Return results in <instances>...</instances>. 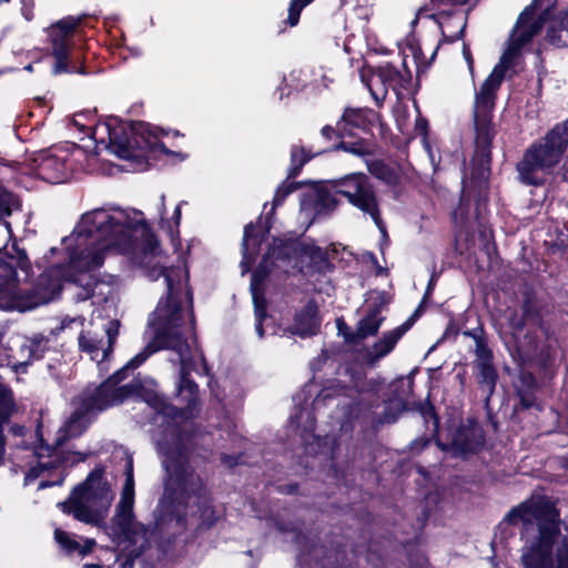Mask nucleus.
Listing matches in <instances>:
<instances>
[{
  "mask_svg": "<svg viewBox=\"0 0 568 568\" xmlns=\"http://www.w3.org/2000/svg\"><path fill=\"white\" fill-rule=\"evenodd\" d=\"M12 250L17 256L10 257L7 252H0V307L7 311L26 312L48 304L60 295L64 283L77 302L88 298L92 304L106 302L113 287L94 280L88 272L100 267L105 252L112 250L130 255L152 281L163 277L166 297L159 301L149 320L154 327V338L145 348L154 349L153 353L161 348L176 353L181 366L176 397L184 406L178 408L158 394L146 399L156 413L155 422L161 419V424L166 425L162 434L155 435L166 479L154 514H185L192 498L199 503L204 496L203 483L189 464L185 436L178 422L192 417L199 402L197 385L189 378L190 372L195 369L192 349L181 331L185 314L190 332L194 329V316L189 312L192 294L187 285V270L183 265L166 267L165 256L143 213L118 206L83 213L72 233L62 239L61 247L50 250L51 257L62 254L63 262L50 261L51 265L32 287H21L31 271L27 253L17 243H12Z\"/></svg>",
  "mask_w": 568,
  "mask_h": 568,
  "instance_id": "1",
  "label": "nucleus"
},
{
  "mask_svg": "<svg viewBox=\"0 0 568 568\" xmlns=\"http://www.w3.org/2000/svg\"><path fill=\"white\" fill-rule=\"evenodd\" d=\"M153 351L154 349H151L150 347L144 348L132 359H130L123 368L115 372L99 387L94 388L93 390L88 389L79 396L77 408L58 432L54 447L47 448L49 459L45 462L41 460L44 455L42 452H38V465L30 469L26 477L27 480L34 479L43 470L54 468L61 464L69 462L73 464L85 459V455L75 453L73 454V458H68L64 460L60 457L59 447L62 446L67 439L80 436L90 424V416L92 414L101 412L108 407L119 405L125 398L136 393V384H119L125 378V374L129 369H135L142 365L148 359V357L153 354Z\"/></svg>",
  "mask_w": 568,
  "mask_h": 568,
  "instance_id": "2",
  "label": "nucleus"
},
{
  "mask_svg": "<svg viewBox=\"0 0 568 568\" xmlns=\"http://www.w3.org/2000/svg\"><path fill=\"white\" fill-rule=\"evenodd\" d=\"M546 11L537 12V0L527 6L519 14L516 26L509 37L507 49L494 68L489 77L484 81L475 95L474 125L475 160L481 168L488 169L490 162V144L493 133L490 130V115L495 105L496 92L501 85L506 70L514 65L521 49L541 30L546 21Z\"/></svg>",
  "mask_w": 568,
  "mask_h": 568,
  "instance_id": "3",
  "label": "nucleus"
},
{
  "mask_svg": "<svg viewBox=\"0 0 568 568\" xmlns=\"http://www.w3.org/2000/svg\"><path fill=\"white\" fill-rule=\"evenodd\" d=\"M510 524L531 525L536 521L538 536L527 545L521 555L525 568H568V536L562 537L554 549L559 534V513L545 496H534L514 507L506 516Z\"/></svg>",
  "mask_w": 568,
  "mask_h": 568,
  "instance_id": "4",
  "label": "nucleus"
},
{
  "mask_svg": "<svg viewBox=\"0 0 568 568\" xmlns=\"http://www.w3.org/2000/svg\"><path fill=\"white\" fill-rule=\"evenodd\" d=\"M103 473L102 468H94L73 488L68 500L58 504L61 510L89 525L103 523L114 498Z\"/></svg>",
  "mask_w": 568,
  "mask_h": 568,
  "instance_id": "5",
  "label": "nucleus"
},
{
  "mask_svg": "<svg viewBox=\"0 0 568 568\" xmlns=\"http://www.w3.org/2000/svg\"><path fill=\"white\" fill-rule=\"evenodd\" d=\"M568 149V119L555 125L542 139L534 142L517 164L519 180L528 185H541L544 176L559 164Z\"/></svg>",
  "mask_w": 568,
  "mask_h": 568,
  "instance_id": "6",
  "label": "nucleus"
},
{
  "mask_svg": "<svg viewBox=\"0 0 568 568\" xmlns=\"http://www.w3.org/2000/svg\"><path fill=\"white\" fill-rule=\"evenodd\" d=\"M104 129L108 131L109 136L108 149L119 159L138 160L148 151L170 152L160 141L159 130L152 128L149 123L133 122L114 128L105 124Z\"/></svg>",
  "mask_w": 568,
  "mask_h": 568,
  "instance_id": "7",
  "label": "nucleus"
},
{
  "mask_svg": "<svg viewBox=\"0 0 568 568\" xmlns=\"http://www.w3.org/2000/svg\"><path fill=\"white\" fill-rule=\"evenodd\" d=\"M328 183L334 193L344 196L352 206L368 216L383 236L387 235L376 189L365 173H349Z\"/></svg>",
  "mask_w": 568,
  "mask_h": 568,
  "instance_id": "8",
  "label": "nucleus"
},
{
  "mask_svg": "<svg viewBox=\"0 0 568 568\" xmlns=\"http://www.w3.org/2000/svg\"><path fill=\"white\" fill-rule=\"evenodd\" d=\"M125 481L121 491V497L115 506V513L112 518V529L121 538L130 542H136L138 538H146V528L138 523L134 517V477L133 460L128 458L125 464Z\"/></svg>",
  "mask_w": 568,
  "mask_h": 568,
  "instance_id": "9",
  "label": "nucleus"
},
{
  "mask_svg": "<svg viewBox=\"0 0 568 568\" xmlns=\"http://www.w3.org/2000/svg\"><path fill=\"white\" fill-rule=\"evenodd\" d=\"M120 322L118 320H105L97 317L83 329L78 344L82 353L92 361L101 364L113 352V345L118 338Z\"/></svg>",
  "mask_w": 568,
  "mask_h": 568,
  "instance_id": "10",
  "label": "nucleus"
},
{
  "mask_svg": "<svg viewBox=\"0 0 568 568\" xmlns=\"http://www.w3.org/2000/svg\"><path fill=\"white\" fill-rule=\"evenodd\" d=\"M69 148H51L42 150L32 159V169L38 178L49 183L64 182L72 171L73 153H81L75 145Z\"/></svg>",
  "mask_w": 568,
  "mask_h": 568,
  "instance_id": "11",
  "label": "nucleus"
},
{
  "mask_svg": "<svg viewBox=\"0 0 568 568\" xmlns=\"http://www.w3.org/2000/svg\"><path fill=\"white\" fill-rule=\"evenodd\" d=\"M82 18L68 17L50 28V38L52 44V54L55 58L53 73L69 72L68 57L71 44V38L74 29L80 24Z\"/></svg>",
  "mask_w": 568,
  "mask_h": 568,
  "instance_id": "12",
  "label": "nucleus"
},
{
  "mask_svg": "<svg viewBox=\"0 0 568 568\" xmlns=\"http://www.w3.org/2000/svg\"><path fill=\"white\" fill-rule=\"evenodd\" d=\"M466 334L473 336L476 343V359L474 366L477 371L479 386L486 394V402H488L495 390L498 378L497 372L493 365V354L477 332Z\"/></svg>",
  "mask_w": 568,
  "mask_h": 568,
  "instance_id": "13",
  "label": "nucleus"
},
{
  "mask_svg": "<svg viewBox=\"0 0 568 568\" xmlns=\"http://www.w3.org/2000/svg\"><path fill=\"white\" fill-rule=\"evenodd\" d=\"M470 6L471 3H462L457 0H430L425 6L420 7L415 16V19L412 21L413 28L418 23H434L437 20H443L444 18L463 13L457 9L458 6Z\"/></svg>",
  "mask_w": 568,
  "mask_h": 568,
  "instance_id": "14",
  "label": "nucleus"
},
{
  "mask_svg": "<svg viewBox=\"0 0 568 568\" xmlns=\"http://www.w3.org/2000/svg\"><path fill=\"white\" fill-rule=\"evenodd\" d=\"M295 255L296 245L293 241L276 239L273 241L270 250L254 272L263 270L262 274L264 282L270 274L272 266L276 265V262L288 263Z\"/></svg>",
  "mask_w": 568,
  "mask_h": 568,
  "instance_id": "15",
  "label": "nucleus"
},
{
  "mask_svg": "<svg viewBox=\"0 0 568 568\" xmlns=\"http://www.w3.org/2000/svg\"><path fill=\"white\" fill-rule=\"evenodd\" d=\"M301 258L304 264L301 272L305 275L326 274L333 268L327 252L313 244L302 247Z\"/></svg>",
  "mask_w": 568,
  "mask_h": 568,
  "instance_id": "16",
  "label": "nucleus"
},
{
  "mask_svg": "<svg viewBox=\"0 0 568 568\" xmlns=\"http://www.w3.org/2000/svg\"><path fill=\"white\" fill-rule=\"evenodd\" d=\"M317 313L316 303L314 301L307 302L303 310L296 313L290 328L291 333L301 337L315 335L321 325Z\"/></svg>",
  "mask_w": 568,
  "mask_h": 568,
  "instance_id": "17",
  "label": "nucleus"
},
{
  "mask_svg": "<svg viewBox=\"0 0 568 568\" xmlns=\"http://www.w3.org/2000/svg\"><path fill=\"white\" fill-rule=\"evenodd\" d=\"M410 326L412 323L407 321L398 327L385 333L367 352V361L369 363H375L388 355Z\"/></svg>",
  "mask_w": 568,
  "mask_h": 568,
  "instance_id": "18",
  "label": "nucleus"
},
{
  "mask_svg": "<svg viewBox=\"0 0 568 568\" xmlns=\"http://www.w3.org/2000/svg\"><path fill=\"white\" fill-rule=\"evenodd\" d=\"M383 321L384 317L382 315L381 306L376 305L358 322L354 332H349L348 334L344 333V338L349 344H356L368 336L375 335Z\"/></svg>",
  "mask_w": 568,
  "mask_h": 568,
  "instance_id": "19",
  "label": "nucleus"
},
{
  "mask_svg": "<svg viewBox=\"0 0 568 568\" xmlns=\"http://www.w3.org/2000/svg\"><path fill=\"white\" fill-rule=\"evenodd\" d=\"M263 270L253 272L251 278V293L254 303L255 332L260 338L264 337L263 321L266 318V302L263 297Z\"/></svg>",
  "mask_w": 568,
  "mask_h": 568,
  "instance_id": "20",
  "label": "nucleus"
},
{
  "mask_svg": "<svg viewBox=\"0 0 568 568\" xmlns=\"http://www.w3.org/2000/svg\"><path fill=\"white\" fill-rule=\"evenodd\" d=\"M483 435L476 427L462 426L459 427L453 438L452 448L462 455L473 453L483 445Z\"/></svg>",
  "mask_w": 568,
  "mask_h": 568,
  "instance_id": "21",
  "label": "nucleus"
},
{
  "mask_svg": "<svg viewBox=\"0 0 568 568\" xmlns=\"http://www.w3.org/2000/svg\"><path fill=\"white\" fill-rule=\"evenodd\" d=\"M376 119V113L367 108H358L352 109L347 108L344 110L341 122L343 128L348 130L351 133V129H366L371 123H373Z\"/></svg>",
  "mask_w": 568,
  "mask_h": 568,
  "instance_id": "22",
  "label": "nucleus"
},
{
  "mask_svg": "<svg viewBox=\"0 0 568 568\" xmlns=\"http://www.w3.org/2000/svg\"><path fill=\"white\" fill-rule=\"evenodd\" d=\"M546 39L558 48L568 47V7L554 18L547 29Z\"/></svg>",
  "mask_w": 568,
  "mask_h": 568,
  "instance_id": "23",
  "label": "nucleus"
},
{
  "mask_svg": "<svg viewBox=\"0 0 568 568\" xmlns=\"http://www.w3.org/2000/svg\"><path fill=\"white\" fill-rule=\"evenodd\" d=\"M433 24L438 28L444 39L453 42L463 36L466 28V17L464 13H459L437 20Z\"/></svg>",
  "mask_w": 568,
  "mask_h": 568,
  "instance_id": "24",
  "label": "nucleus"
},
{
  "mask_svg": "<svg viewBox=\"0 0 568 568\" xmlns=\"http://www.w3.org/2000/svg\"><path fill=\"white\" fill-rule=\"evenodd\" d=\"M333 190L321 189L314 199V210L317 215H327L338 206V200Z\"/></svg>",
  "mask_w": 568,
  "mask_h": 568,
  "instance_id": "25",
  "label": "nucleus"
},
{
  "mask_svg": "<svg viewBox=\"0 0 568 568\" xmlns=\"http://www.w3.org/2000/svg\"><path fill=\"white\" fill-rule=\"evenodd\" d=\"M320 152L313 153L300 145H293L291 149V165L288 169V178H295L302 168Z\"/></svg>",
  "mask_w": 568,
  "mask_h": 568,
  "instance_id": "26",
  "label": "nucleus"
},
{
  "mask_svg": "<svg viewBox=\"0 0 568 568\" xmlns=\"http://www.w3.org/2000/svg\"><path fill=\"white\" fill-rule=\"evenodd\" d=\"M368 172L376 179L385 182L386 184H394L397 181V174L395 170L385 164L381 160H374L367 162Z\"/></svg>",
  "mask_w": 568,
  "mask_h": 568,
  "instance_id": "27",
  "label": "nucleus"
},
{
  "mask_svg": "<svg viewBox=\"0 0 568 568\" xmlns=\"http://www.w3.org/2000/svg\"><path fill=\"white\" fill-rule=\"evenodd\" d=\"M376 78L387 88H392L393 90H397V88L402 87L404 81L400 72L387 63L378 69Z\"/></svg>",
  "mask_w": 568,
  "mask_h": 568,
  "instance_id": "28",
  "label": "nucleus"
},
{
  "mask_svg": "<svg viewBox=\"0 0 568 568\" xmlns=\"http://www.w3.org/2000/svg\"><path fill=\"white\" fill-rule=\"evenodd\" d=\"M48 348L49 339L43 335H36L21 346V351H27L32 359L41 358Z\"/></svg>",
  "mask_w": 568,
  "mask_h": 568,
  "instance_id": "29",
  "label": "nucleus"
},
{
  "mask_svg": "<svg viewBox=\"0 0 568 568\" xmlns=\"http://www.w3.org/2000/svg\"><path fill=\"white\" fill-rule=\"evenodd\" d=\"M291 424L296 428H302L304 433L312 434L315 428V418L308 408H301L298 413L291 417Z\"/></svg>",
  "mask_w": 568,
  "mask_h": 568,
  "instance_id": "30",
  "label": "nucleus"
},
{
  "mask_svg": "<svg viewBox=\"0 0 568 568\" xmlns=\"http://www.w3.org/2000/svg\"><path fill=\"white\" fill-rule=\"evenodd\" d=\"M252 232H253V225L252 224L246 225L245 230H244V236H243V243H242V247H243V261H242L243 273L248 270V265L253 261L254 252L250 251L251 244L253 246L258 244V241L253 236Z\"/></svg>",
  "mask_w": 568,
  "mask_h": 568,
  "instance_id": "31",
  "label": "nucleus"
},
{
  "mask_svg": "<svg viewBox=\"0 0 568 568\" xmlns=\"http://www.w3.org/2000/svg\"><path fill=\"white\" fill-rule=\"evenodd\" d=\"M12 409V392L0 382V426L10 417Z\"/></svg>",
  "mask_w": 568,
  "mask_h": 568,
  "instance_id": "32",
  "label": "nucleus"
},
{
  "mask_svg": "<svg viewBox=\"0 0 568 568\" xmlns=\"http://www.w3.org/2000/svg\"><path fill=\"white\" fill-rule=\"evenodd\" d=\"M398 404L389 403L383 407L382 415L377 416L376 413H374V416L371 419V424L375 428L384 424H392L396 422Z\"/></svg>",
  "mask_w": 568,
  "mask_h": 568,
  "instance_id": "33",
  "label": "nucleus"
},
{
  "mask_svg": "<svg viewBox=\"0 0 568 568\" xmlns=\"http://www.w3.org/2000/svg\"><path fill=\"white\" fill-rule=\"evenodd\" d=\"M20 207L18 199L2 185H0V217L9 216Z\"/></svg>",
  "mask_w": 568,
  "mask_h": 568,
  "instance_id": "34",
  "label": "nucleus"
},
{
  "mask_svg": "<svg viewBox=\"0 0 568 568\" xmlns=\"http://www.w3.org/2000/svg\"><path fill=\"white\" fill-rule=\"evenodd\" d=\"M296 189L297 183L287 181L283 182L282 185H280L275 192L271 213H273L275 209L285 201L286 196L294 192Z\"/></svg>",
  "mask_w": 568,
  "mask_h": 568,
  "instance_id": "35",
  "label": "nucleus"
},
{
  "mask_svg": "<svg viewBox=\"0 0 568 568\" xmlns=\"http://www.w3.org/2000/svg\"><path fill=\"white\" fill-rule=\"evenodd\" d=\"M334 150H343L356 156H365L369 154L368 149L366 148L363 140H358L355 142H341L334 146Z\"/></svg>",
  "mask_w": 568,
  "mask_h": 568,
  "instance_id": "36",
  "label": "nucleus"
},
{
  "mask_svg": "<svg viewBox=\"0 0 568 568\" xmlns=\"http://www.w3.org/2000/svg\"><path fill=\"white\" fill-rule=\"evenodd\" d=\"M313 1L314 0H291L287 23L291 27L297 26L302 10Z\"/></svg>",
  "mask_w": 568,
  "mask_h": 568,
  "instance_id": "37",
  "label": "nucleus"
},
{
  "mask_svg": "<svg viewBox=\"0 0 568 568\" xmlns=\"http://www.w3.org/2000/svg\"><path fill=\"white\" fill-rule=\"evenodd\" d=\"M54 539L63 549L69 552L80 549L79 542L60 528L54 530Z\"/></svg>",
  "mask_w": 568,
  "mask_h": 568,
  "instance_id": "38",
  "label": "nucleus"
},
{
  "mask_svg": "<svg viewBox=\"0 0 568 568\" xmlns=\"http://www.w3.org/2000/svg\"><path fill=\"white\" fill-rule=\"evenodd\" d=\"M321 133L322 135L327 139V140H331L333 139L334 136H343L344 134H347L348 133V130L346 128H343L342 125V122L339 121L337 123V128L334 129L333 126L331 125H325L322 130H321Z\"/></svg>",
  "mask_w": 568,
  "mask_h": 568,
  "instance_id": "39",
  "label": "nucleus"
},
{
  "mask_svg": "<svg viewBox=\"0 0 568 568\" xmlns=\"http://www.w3.org/2000/svg\"><path fill=\"white\" fill-rule=\"evenodd\" d=\"M202 517L204 518V523L207 527H211L216 520L214 510L211 507H204L202 509Z\"/></svg>",
  "mask_w": 568,
  "mask_h": 568,
  "instance_id": "40",
  "label": "nucleus"
},
{
  "mask_svg": "<svg viewBox=\"0 0 568 568\" xmlns=\"http://www.w3.org/2000/svg\"><path fill=\"white\" fill-rule=\"evenodd\" d=\"M463 57H464L465 61L467 62L469 71L473 72L474 60H473V55L470 52V48L466 43L463 44Z\"/></svg>",
  "mask_w": 568,
  "mask_h": 568,
  "instance_id": "41",
  "label": "nucleus"
},
{
  "mask_svg": "<svg viewBox=\"0 0 568 568\" xmlns=\"http://www.w3.org/2000/svg\"><path fill=\"white\" fill-rule=\"evenodd\" d=\"M83 322H84V318L79 316V317H65L61 321V325L59 327V329H64L67 328L70 324L72 323H79L80 325H83Z\"/></svg>",
  "mask_w": 568,
  "mask_h": 568,
  "instance_id": "42",
  "label": "nucleus"
},
{
  "mask_svg": "<svg viewBox=\"0 0 568 568\" xmlns=\"http://www.w3.org/2000/svg\"><path fill=\"white\" fill-rule=\"evenodd\" d=\"M6 455V438L2 432V427L0 426V465L4 462Z\"/></svg>",
  "mask_w": 568,
  "mask_h": 568,
  "instance_id": "43",
  "label": "nucleus"
},
{
  "mask_svg": "<svg viewBox=\"0 0 568 568\" xmlns=\"http://www.w3.org/2000/svg\"><path fill=\"white\" fill-rule=\"evenodd\" d=\"M221 459L222 463L227 467H233L237 464V457L227 454H223Z\"/></svg>",
  "mask_w": 568,
  "mask_h": 568,
  "instance_id": "44",
  "label": "nucleus"
},
{
  "mask_svg": "<svg viewBox=\"0 0 568 568\" xmlns=\"http://www.w3.org/2000/svg\"><path fill=\"white\" fill-rule=\"evenodd\" d=\"M429 440L426 438L416 439L412 443L413 450H422L424 447L428 445Z\"/></svg>",
  "mask_w": 568,
  "mask_h": 568,
  "instance_id": "45",
  "label": "nucleus"
},
{
  "mask_svg": "<svg viewBox=\"0 0 568 568\" xmlns=\"http://www.w3.org/2000/svg\"><path fill=\"white\" fill-rule=\"evenodd\" d=\"M510 325L516 331H521L524 328V320L521 317H514V318H510Z\"/></svg>",
  "mask_w": 568,
  "mask_h": 568,
  "instance_id": "46",
  "label": "nucleus"
},
{
  "mask_svg": "<svg viewBox=\"0 0 568 568\" xmlns=\"http://www.w3.org/2000/svg\"><path fill=\"white\" fill-rule=\"evenodd\" d=\"M337 328L339 334H342L343 336L344 333L348 334L349 332H353L341 318L337 320Z\"/></svg>",
  "mask_w": 568,
  "mask_h": 568,
  "instance_id": "47",
  "label": "nucleus"
},
{
  "mask_svg": "<svg viewBox=\"0 0 568 568\" xmlns=\"http://www.w3.org/2000/svg\"><path fill=\"white\" fill-rule=\"evenodd\" d=\"M94 545H95L94 540H92V539L87 540L84 547H82V548L80 547V549H79L80 554L85 555L93 548Z\"/></svg>",
  "mask_w": 568,
  "mask_h": 568,
  "instance_id": "48",
  "label": "nucleus"
},
{
  "mask_svg": "<svg viewBox=\"0 0 568 568\" xmlns=\"http://www.w3.org/2000/svg\"><path fill=\"white\" fill-rule=\"evenodd\" d=\"M21 10H22V14L24 16V18L27 20H31L32 19L31 8L27 7L26 1H22V9Z\"/></svg>",
  "mask_w": 568,
  "mask_h": 568,
  "instance_id": "49",
  "label": "nucleus"
},
{
  "mask_svg": "<svg viewBox=\"0 0 568 568\" xmlns=\"http://www.w3.org/2000/svg\"><path fill=\"white\" fill-rule=\"evenodd\" d=\"M164 194L161 195V203H160V219H161V222H163V216H164V213H165V205H164Z\"/></svg>",
  "mask_w": 568,
  "mask_h": 568,
  "instance_id": "50",
  "label": "nucleus"
},
{
  "mask_svg": "<svg viewBox=\"0 0 568 568\" xmlns=\"http://www.w3.org/2000/svg\"><path fill=\"white\" fill-rule=\"evenodd\" d=\"M173 217L175 220V224L179 225L180 223V219H181V209H180V205H178L175 207V211H174V214H173Z\"/></svg>",
  "mask_w": 568,
  "mask_h": 568,
  "instance_id": "51",
  "label": "nucleus"
},
{
  "mask_svg": "<svg viewBox=\"0 0 568 568\" xmlns=\"http://www.w3.org/2000/svg\"><path fill=\"white\" fill-rule=\"evenodd\" d=\"M292 541L300 542L301 532L293 529L292 531Z\"/></svg>",
  "mask_w": 568,
  "mask_h": 568,
  "instance_id": "52",
  "label": "nucleus"
},
{
  "mask_svg": "<svg viewBox=\"0 0 568 568\" xmlns=\"http://www.w3.org/2000/svg\"><path fill=\"white\" fill-rule=\"evenodd\" d=\"M83 568H103V567L99 564H84Z\"/></svg>",
  "mask_w": 568,
  "mask_h": 568,
  "instance_id": "53",
  "label": "nucleus"
},
{
  "mask_svg": "<svg viewBox=\"0 0 568 568\" xmlns=\"http://www.w3.org/2000/svg\"><path fill=\"white\" fill-rule=\"evenodd\" d=\"M371 93H372V95L374 97V99H375L377 102H379V101L384 100V98H385V93L382 95V98H378V95H377V94H376L372 89H371Z\"/></svg>",
  "mask_w": 568,
  "mask_h": 568,
  "instance_id": "54",
  "label": "nucleus"
},
{
  "mask_svg": "<svg viewBox=\"0 0 568 568\" xmlns=\"http://www.w3.org/2000/svg\"><path fill=\"white\" fill-rule=\"evenodd\" d=\"M200 359L203 364V371L204 373H207V366H206V363H205V359H204V356L202 354H200Z\"/></svg>",
  "mask_w": 568,
  "mask_h": 568,
  "instance_id": "55",
  "label": "nucleus"
},
{
  "mask_svg": "<svg viewBox=\"0 0 568 568\" xmlns=\"http://www.w3.org/2000/svg\"><path fill=\"white\" fill-rule=\"evenodd\" d=\"M50 485H51L50 483L42 480V481L39 483V489L47 488Z\"/></svg>",
  "mask_w": 568,
  "mask_h": 568,
  "instance_id": "56",
  "label": "nucleus"
},
{
  "mask_svg": "<svg viewBox=\"0 0 568 568\" xmlns=\"http://www.w3.org/2000/svg\"><path fill=\"white\" fill-rule=\"evenodd\" d=\"M458 2H462V3H471V4H476L478 2V0H457Z\"/></svg>",
  "mask_w": 568,
  "mask_h": 568,
  "instance_id": "57",
  "label": "nucleus"
},
{
  "mask_svg": "<svg viewBox=\"0 0 568 568\" xmlns=\"http://www.w3.org/2000/svg\"><path fill=\"white\" fill-rule=\"evenodd\" d=\"M432 418L434 419V427H435V429H436V428H437V426H438V419L436 418V416H435V415H432Z\"/></svg>",
  "mask_w": 568,
  "mask_h": 568,
  "instance_id": "58",
  "label": "nucleus"
},
{
  "mask_svg": "<svg viewBox=\"0 0 568 568\" xmlns=\"http://www.w3.org/2000/svg\"><path fill=\"white\" fill-rule=\"evenodd\" d=\"M418 125H419L422 129H425V126H426V122L423 120V121H420V123H419Z\"/></svg>",
  "mask_w": 568,
  "mask_h": 568,
  "instance_id": "59",
  "label": "nucleus"
},
{
  "mask_svg": "<svg viewBox=\"0 0 568 568\" xmlns=\"http://www.w3.org/2000/svg\"><path fill=\"white\" fill-rule=\"evenodd\" d=\"M2 226V224L0 223V227ZM3 226L6 227L7 231H9V223H3Z\"/></svg>",
  "mask_w": 568,
  "mask_h": 568,
  "instance_id": "60",
  "label": "nucleus"
},
{
  "mask_svg": "<svg viewBox=\"0 0 568 568\" xmlns=\"http://www.w3.org/2000/svg\"><path fill=\"white\" fill-rule=\"evenodd\" d=\"M278 529L282 530V531L287 530L286 528L282 527V526H280Z\"/></svg>",
  "mask_w": 568,
  "mask_h": 568,
  "instance_id": "61",
  "label": "nucleus"
},
{
  "mask_svg": "<svg viewBox=\"0 0 568 568\" xmlns=\"http://www.w3.org/2000/svg\"><path fill=\"white\" fill-rule=\"evenodd\" d=\"M438 446L442 447V449H446V447L444 445H442L440 443H438Z\"/></svg>",
  "mask_w": 568,
  "mask_h": 568,
  "instance_id": "62",
  "label": "nucleus"
},
{
  "mask_svg": "<svg viewBox=\"0 0 568 568\" xmlns=\"http://www.w3.org/2000/svg\"><path fill=\"white\" fill-rule=\"evenodd\" d=\"M10 0H0V4H2L3 2H9Z\"/></svg>",
  "mask_w": 568,
  "mask_h": 568,
  "instance_id": "63",
  "label": "nucleus"
}]
</instances>
